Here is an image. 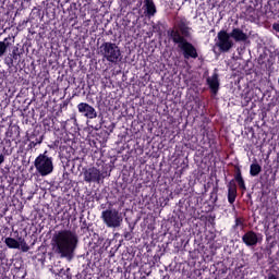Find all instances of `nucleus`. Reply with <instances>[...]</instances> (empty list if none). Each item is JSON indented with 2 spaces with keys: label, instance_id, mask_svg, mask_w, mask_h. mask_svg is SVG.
Returning <instances> with one entry per match:
<instances>
[{
  "label": "nucleus",
  "instance_id": "3",
  "mask_svg": "<svg viewBox=\"0 0 279 279\" xmlns=\"http://www.w3.org/2000/svg\"><path fill=\"white\" fill-rule=\"evenodd\" d=\"M98 53L104 60L110 62L111 64H117L121 62V48L117 44L111 41H105L100 45Z\"/></svg>",
  "mask_w": 279,
  "mask_h": 279
},
{
  "label": "nucleus",
  "instance_id": "10",
  "mask_svg": "<svg viewBox=\"0 0 279 279\" xmlns=\"http://www.w3.org/2000/svg\"><path fill=\"white\" fill-rule=\"evenodd\" d=\"M77 110L81 112V114H84L86 119H97V111L93 108V106L86 102L78 104Z\"/></svg>",
  "mask_w": 279,
  "mask_h": 279
},
{
  "label": "nucleus",
  "instance_id": "4",
  "mask_svg": "<svg viewBox=\"0 0 279 279\" xmlns=\"http://www.w3.org/2000/svg\"><path fill=\"white\" fill-rule=\"evenodd\" d=\"M34 167L41 178L53 173V158L47 156V153L40 154L34 161Z\"/></svg>",
  "mask_w": 279,
  "mask_h": 279
},
{
  "label": "nucleus",
  "instance_id": "5",
  "mask_svg": "<svg viewBox=\"0 0 279 279\" xmlns=\"http://www.w3.org/2000/svg\"><path fill=\"white\" fill-rule=\"evenodd\" d=\"M100 219H102L107 228H121V223H123V214L116 208H109L101 213Z\"/></svg>",
  "mask_w": 279,
  "mask_h": 279
},
{
  "label": "nucleus",
  "instance_id": "21",
  "mask_svg": "<svg viewBox=\"0 0 279 279\" xmlns=\"http://www.w3.org/2000/svg\"><path fill=\"white\" fill-rule=\"evenodd\" d=\"M272 29L279 33V23L272 25Z\"/></svg>",
  "mask_w": 279,
  "mask_h": 279
},
{
  "label": "nucleus",
  "instance_id": "23",
  "mask_svg": "<svg viewBox=\"0 0 279 279\" xmlns=\"http://www.w3.org/2000/svg\"><path fill=\"white\" fill-rule=\"evenodd\" d=\"M268 279H278V278H277V276H276V275L270 274V275H268Z\"/></svg>",
  "mask_w": 279,
  "mask_h": 279
},
{
  "label": "nucleus",
  "instance_id": "2",
  "mask_svg": "<svg viewBox=\"0 0 279 279\" xmlns=\"http://www.w3.org/2000/svg\"><path fill=\"white\" fill-rule=\"evenodd\" d=\"M168 36L178 45L179 49L182 50L183 58L185 60H197L199 54L197 53V48L193 44L189 43L184 36L180 34V31L170 29L168 31Z\"/></svg>",
  "mask_w": 279,
  "mask_h": 279
},
{
  "label": "nucleus",
  "instance_id": "17",
  "mask_svg": "<svg viewBox=\"0 0 279 279\" xmlns=\"http://www.w3.org/2000/svg\"><path fill=\"white\" fill-rule=\"evenodd\" d=\"M234 180L238 183L241 191H247V187L245 186V180H243V175H241V170H238Z\"/></svg>",
  "mask_w": 279,
  "mask_h": 279
},
{
  "label": "nucleus",
  "instance_id": "13",
  "mask_svg": "<svg viewBox=\"0 0 279 279\" xmlns=\"http://www.w3.org/2000/svg\"><path fill=\"white\" fill-rule=\"evenodd\" d=\"M229 36H231L235 43H245V40H247V34L241 28H233Z\"/></svg>",
  "mask_w": 279,
  "mask_h": 279
},
{
  "label": "nucleus",
  "instance_id": "11",
  "mask_svg": "<svg viewBox=\"0 0 279 279\" xmlns=\"http://www.w3.org/2000/svg\"><path fill=\"white\" fill-rule=\"evenodd\" d=\"M189 25H191V22L186 20V17H182L179 22H178V28L179 32L181 33L180 35L183 36V38H189L190 33L191 32V27H189Z\"/></svg>",
  "mask_w": 279,
  "mask_h": 279
},
{
  "label": "nucleus",
  "instance_id": "9",
  "mask_svg": "<svg viewBox=\"0 0 279 279\" xmlns=\"http://www.w3.org/2000/svg\"><path fill=\"white\" fill-rule=\"evenodd\" d=\"M260 241H263V236L260 233H256L254 231H247L242 236V242L246 245V247H256Z\"/></svg>",
  "mask_w": 279,
  "mask_h": 279
},
{
  "label": "nucleus",
  "instance_id": "16",
  "mask_svg": "<svg viewBox=\"0 0 279 279\" xmlns=\"http://www.w3.org/2000/svg\"><path fill=\"white\" fill-rule=\"evenodd\" d=\"M52 274H54V276H58V278L61 279H71V269H58V268H53L52 269Z\"/></svg>",
  "mask_w": 279,
  "mask_h": 279
},
{
  "label": "nucleus",
  "instance_id": "20",
  "mask_svg": "<svg viewBox=\"0 0 279 279\" xmlns=\"http://www.w3.org/2000/svg\"><path fill=\"white\" fill-rule=\"evenodd\" d=\"M245 220L243 218H235V228H244Z\"/></svg>",
  "mask_w": 279,
  "mask_h": 279
},
{
  "label": "nucleus",
  "instance_id": "8",
  "mask_svg": "<svg viewBox=\"0 0 279 279\" xmlns=\"http://www.w3.org/2000/svg\"><path fill=\"white\" fill-rule=\"evenodd\" d=\"M4 243L10 250H21L22 252H29V245L25 242L24 238H5Z\"/></svg>",
  "mask_w": 279,
  "mask_h": 279
},
{
  "label": "nucleus",
  "instance_id": "12",
  "mask_svg": "<svg viewBox=\"0 0 279 279\" xmlns=\"http://www.w3.org/2000/svg\"><path fill=\"white\" fill-rule=\"evenodd\" d=\"M143 10L144 14L148 16V19H151V16H156L157 10L154 0H144Z\"/></svg>",
  "mask_w": 279,
  "mask_h": 279
},
{
  "label": "nucleus",
  "instance_id": "15",
  "mask_svg": "<svg viewBox=\"0 0 279 279\" xmlns=\"http://www.w3.org/2000/svg\"><path fill=\"white\" fill-rule=\"evenodd\" d=\"M228 202L231 205L236 202V183L234 181H230L228 184Z\"/></svg>",
  "mask_w": 279,
  "mask_h": 279
},
{
  "label": "nucleus",
  "instance_id": "18",
  "mask_svg": "<svg viewBox=\"0 0 279 279\" xmlns=\"http://www.w3.org/2000/svg\"><path fill=\"white\" fill-rule=\"evenodd\" d=\"M263 168H260V165L258 163H252L251 165V169H250V174L253 177V178H256V175H258V173H260Z\"/></svg>",
  "mask_w": 279,
  "mask_h": 279
},
{
  "label": "nucleus",
  "instance_id": "19",
  "mask_svg": "<svg viewBox=\"0 0 279 279\" xmlns=\"http://www.w3.org/2000/svg\"><path fill=\"white\" fill-rule=\"evenodd\" d=\"M9 47H10V43H8V38H4L3 41H0V58H3Z\"/></svg>",
  "mask_w": 279,
  "mask_h": 279
},
{
  "label": "nucleus",
  "instance_id": "1",
  "mask_svg": "<svg viewBox=\"0 0 279 279\" xmlns=\"http://www.w3.org/2000/svg\"><path fill=\"white\" fill-rule=\"evenodd\" d=\"M77 234L71 230L56 231L52 235L51 245L56 254H60L61 258L72 260L77 250Z\"/></svg>",
  "mask_w": 279,
  "mask_h": 279
},
{
  "label": "nucleus",
  "instance_id": "22",
  "mask_svg": "<svg viewBox=\"0 0 279 279\" xmlns=\"http://www.w3.org/2000/svg\"><path fill=\"white\" fill-rule=\"evenodd\" d=\"M3 162H5V157L3 156V154L0 155V165H3Z\"/></svg>",
  "mask_w": 279,
  "mask_h": 279
},
{
  "label": "nucleus",
  "instance_id": "6",
  "mask_svg": "<svg viewBox=\"0 0 279 279\" xmlns=\"http://www.w3.org/2000/svg\"><path fill=\"white\" fill-rule=\"evenodd\" d=\"M218 41L217 47L220 51L228 52L232 47H234V41H232L230 34L226 31H220L217 35Z\"/></svg>",
  "mask_w": 279,
  "mask_h": 279
},
{
  "label": "nucleus",
  "instance_id": "14",
  "mask_svg": "<svg viewBox=\"0 0 279 279\" xmlns=\"http://www.w3.org/2000/svg\"><path fill=\"white\" fill-rule=\"evenodd\" d=\"M207 84L211 93H214V95H217V93L219 92V75L214 74L213 76H209L207 78Z\"/></svg>",
  "mask_w": 279,
  "mask_h": 279
},
{
  "label": "nucleus",
  "instance_id": "7",
  "mask_svg": "<svg viewBox=\"0 0 279 279\" xmlns=\"http://www.w3.org/2000/svg\"><path fill=\"white\" fill-rule=\"evenodd\" d=\"M83 175L86 182H97V184H99L100 180H104V178H106V173L101 172V170L97 169L96 167L85 169L83 171Z\"/></svg>",
  "mask_w": 279,
  "mask_h": 279
}]
</instances>
